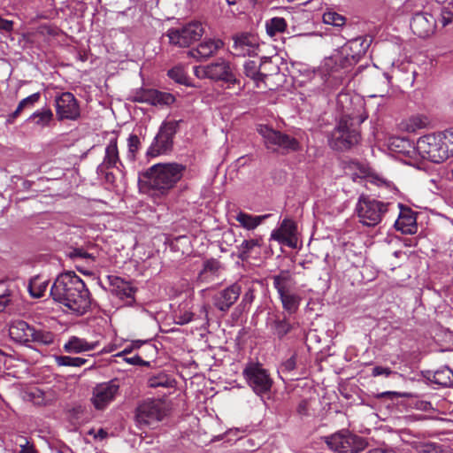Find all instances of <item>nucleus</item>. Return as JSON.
I'll list each match as a JSON object with an SVG mask.
<instances>
[{"label": "nucleus", "instance_id": "54", "mask_svg": "<svg viewBox=\"0 0 453 453\" xmlns=\"http://www.w3.org/2000/svg\"><path fill=\"white\" fill-rule=\"evenodd\" d=\"M296 367L294 357H290L282 364V369L285 371H292Z\"/></svg>", "mask_w": 453, "mask_h": 453}, {"label": "nucleus", "instance_id": "27", "mask_svg": "<svg viewBox=\"0 0 453 453\" xmlns=\"http://www.w3.org/2000/svg\"><path fill=\"white\" fill-rule=\"evenodd\" d=\"M98 344V342H88L84 338L72 335L65 342L63 349L67 353L81 354L96 349Z\"/></svg>", "mask_w": 453, "mask_h": 453}, {"label": "nucleus", "instance_id": "56", "mask_svg": "<svg viewBox=\"0 0 453 453\" xmlns=\"http://www.w3.org/2000/svg\"><path fill=\"white\" fill-rule=\"evenodd\" d=\"M366 453H396L395 449L388 448H377L368 450Z\"/></svg>", "mask_w": 453, "mask_h": 453}, {"label": "nucleus", "instance_id": "34", "mask_svg": "<svg viewBox=\"0 0 453 453\" xmlns=\"http://www.w3.org/2000/svg\"><path fill=\"white\" fill-rule=\"evenodd\" d=\"M283 309L288 313H295L300 305L301 298L298 295L291 292L282 294L279 296Z\"/></svg>", "mask_w": 453, "mask_h": 453}, {"label": "nucleus", "instance_id": "12", "mask_svg": "<svg viewBox=\"0 0 453 453\" xmlns=\"http://www.w3.org/2000/svg\"><path fill=\"white\" fill-rule=\"evenodd\" d=\"M203 33L204 30L200 22H191L180 29H169L166 35L172 44L188 47L194 42L198 41Z\"/></svg>", "mask_w": 453, "mask_h": 453}, {"label": "nucleus", "instance_id": "48", "mask_svg": "<svg viewBox=\"0 0 453 453\" xmlns=\"http://www.w3.org/2000/svg\"><path fill=\"white\" fill-rule=\"evenodd\" d=\"M168 75L171 79L176 82L184 84L186 83L187 77L181 67H174L168 72Z\"/></svg>", "mask_w": 453, "mask_h": 453}, {"label": "nucleus", "instance_id": "2", "mask_svg": "<svg viewBox=\"0 0 453 453\" xmlns=\"http://www.w3.org/2000/svg\"><path fill=\"white\" fill-rule=\"evenodd\" d=\"M185 166L177 163L156 164L144 174L150 188L165 194L181 179Z\"/></svg>", "mask_w": 453, "mask_h": 453}, {"label": "nucleus", "instance_id": "42", "mask_svg": "<svg viewBox=\"0 0 453 453\" xmlns=\"http://www.w3.org/2000/svg\"><path fill=\"white\" fill-rule=\"evenodd\" d=\"M260 242L261 239L244 240L239 247L242 256L248 255L254 248L259 247L261 245Z\"/></svg>", "mask_w": 453, "mask_h": 453}, {"label": "nucleus", "instance_id": "62", "mask_svg": "<svg viewBox=\"0 0 453 453\" xmlns=\"http://www.w3.org/2000/svg\"><path fill=\"white\" fill-rule=\"evenodd\" d=\"M23 110L18 105L17 109L11 114V118L16 119Z\"/></svg>", "mask_w": 453, "mask_h": 453}, {"label": "nucleus", "instance_id": "14", "mask_svg": "<svg viewBox=\"0 0 453 453\" xmlns=\"http://www.w3.org/2000/svg\"><path fill=\"white\" fill-rule=\"evenodd\" d=\"M56 114L60 120H76L80 117V107L74 96L65 92L55 99Z\"/></svg>", "mask_w": 453, "mask_h": 453}, {"label": "nucleus", "instance_id": "41", "mask_svg": "<svg viewBox=\"0 0 453 453\" xmlns=\"http://www.w3.org/2000/svg\"><path fill=\"white\" fill-rule=\"evenodd\" d=\"M323 22L334 27H343L345 25L346 19L334 11H328L323 14Z\"/></svg>", "mask_w": 453, "mask_h": 453}, {"label": "nucleus", "instance_id": "22", "mask_svg": "<svg viewBox=\"0 0 453 453\" xmlns=\"http://www.w3.org/2000/svg\"><path fill=\"white\" fill-rule=\"evenodd\" d=\"M386 145L393 153L401 154L410 159L417 160L416 146H414L408 139L391 136L388 139Z\"/></svg>", "mask_w": 453, "mask_h": 453}, {"label": "nucleus", "instance_id": "25", "mask_svg": "<svg viewBox=\"0 0 453 453\" xmlns=\"http://www.w3.org/2000/svg\"><path fill=\"white\" fill-rule=\"evenodd\" d=\"M108 279L110 281L111 291L113 295L120 299H129V303L134 302L135 290L130 282L117 276H109Z\"/></svg>", "mask_w": 453, "mask_h": 453}, {"label": "nucleus", "instance_id": "31", "mask_svg": "<svg viewBox=\"0 0 453 453\" xmlns=\"http://www.w3.org/2000/svg\"><path fill=\"white\" fill-rule=\"evenodd\" d=\"M273 280V287L279 296L291 292V288L295 285V280L288 271H281L279 274L274 275Z\"/></svg>", "mask_w": 453, "mask_h": 453}, {"label": "nucleus", "instance_id": "60", "mask_svg": "<svg viewBox=\"0 0 453 453\" xmlns=\"http://www.w3.org/2000/svg\"><path fill=\"white\" fill-rule=\"evenodd\" d=\"M107 433L104 429H99L95 434L94 437L96 439L103 440L106 437Z\"/></svg>", "mask_w": 453, "mask_h": 453}, {"label": "nucleus", "instance_id": "63", "mask_svg": "<svg viewBox=\"0 0 453 453\" xmlns=\"http://www.w3.org/2000/svg\"><path fill=\"white\" fill-rule=\"evenodd\" d=\"M113 350H114V347L113 346H108V347H104L101 350V353H110V352H112Z\"/></svg>", "mask_w": 453, "mask_h": 453}, {"label": "nucleus", "instance_id": "21", "mask_svg": "<svg viewBox=\"0 0 453 453\" xmlns=\"http://www.w3.org/2000/svg\"><path fill=\"white\" fill-rule=\"evenodd\" d=\"M223 46L220 39H204L196 49L188 51V55L199 61L206 60L212 57Z\"/></svg>", "mask_w": 453, "mask_h": 453}, {"label": "nucleus", "instance_id": "17", "mask_svg": "<svg viewBox=\"0 0 453 453\" xmlns=\"http://www.w3.org/2000/svg\"><path fill=\"white\" fill-rule=\"evenodd\" d=\"M134 101L147 103L154 106H168L174 103L173 95L156 89H142L134 96Z\"/></svg>", "mask_w": 453, "mask_h": 453}, {"label": "nucleus", "instance_id": "49", "mask_svg": "<svg viewBox=\"0 0 453 453\" xmlns=\"http://www.w3.org/2000/svg\"><path fill=\"white\" fill-rule=\"evenodd\" d=\"M281 232H284L286 235L291 240V237L295 234L296 226L291 220L285 219L280 226Z\"/></svg>", "mask_w": 453, "mask_h": 453}, {"label": "nucleus", "instance_id": "45", "mask_svg": "<svg viewBox=\"0 0 453 453\" xmlns=\"http://www.w3.org/2000/svg\"><path fill=\"white\" fill-rule=\"evenodd\" d=\"M194 314L189 311H175L174 319L178 325H185L192 321Z\"/></svg>", "mask_w": 453, "mask_h": 453}, {"label": "nucleus", "instance_id": "6", "mask_svg": "<svg viewBox=\"0 0 453 453\" xmlns=\"http://www.w3.org/2000/svg\"><path fill=\"white\" fill-rule=\"evenodd\" d=\"M354 117L344 115L331 133L329 145L337 150H345L357 144L359 141V133L353 127Z\"/></svg>", "mask_w": 453, "mask_h": 453}, {"label": "nucleus", "instance_id": "26", "mask_svg": "<svg viewBox=\"0 0 453 453\" xmlns=\"http://www.w3.org/2000/svg\"><path fill=\"white\" fill-rule=\"evenodd\" d=\"M118 165H121V163L119 157L117 138H111L105 148L104 157L97 167V173L103 174L106 169L118 167Z\"/></svg>", "mask_w": 453, "mask_h": 453}, {"label": "nucleus", "instance_id": "58", "mask_svg": "<svg viewBox=\"0 0 453 453\" xmlns=\"http://www.w3.org/2000/svg\"><path fill=\"white\" fill-rule=\"evenodd\" d=\"M254 299V295H253V292L251 290H249L248 292H246L242 297V302L244 303H250Z\"/></svg>", "mask_w": 453, "mask_h": 453}, {"label": "nucleus", "instance_id": "43", "mask_svg": "<svg viewBox=\"0 0 453 453\" xmlns=\"http://www.w3.org/2000/svg\"><path fill=\"white\" fill-rule=\"evenodd\" d=\"M291 328L292 326L286 318L281 320L275 321L274 331L279 337H283L286 335L291 330Z\"/></svg>", "mask_w": 453, "mask_h": 453}, {"label": "nucleus", "instance_id": "1", "mask_svg": "<svg viewBox=\"0 0 453 453\" xmlns=\"http://www.w3.org/2000/svg\"><path fill=\"white\" fill-rule=\"evenodd\" d=\"M55 302L66 308V311L77 316L83 315L90 307L88 289L83 280L73 272L59 274L50 288Z\"/></svg>", "mask_w": 453, "mask_h": 453}, {"label": "nucleus", "instance_id": "50", "mask_svg": "<svg viewBox=\"0 0 453 453\" xmlns=\"http://www.w3.org/2000/svg\"><path fill=\"white\" fill-rule=\"evenodd\" d=\"M440 16V22L443 27L450 24L453 20V12L448 8L442 9Z\"/></svg>", "mask_w": 453, "mask_h": 453}, {"label": "nucleus", "instance_id": "3", "mask_svg": "<svg viewBox=\"0 0 453 453\" xmlns=\"http://www.w3.org/2000/svg\"><path fill=\"white\" fill-rule=\"evenodd\" d=\"M194 73L199 79H211L213 81H222L227 83V88H230L232 85L238 86V91L235 95H241L244 86L241 84L240 81L236 79L233 68L229 62L223 58L207 65H198L194 67Z\"/></svg>", "mask_w": 453, "mask_h": 453}, {"label": "nucleus", "instance_id": "15", "mask_svg": "<svg viewBox=\"0 0 453 453\" xmlns=\"http://www.w3.org/2000/svg\"><path fill=\"white\" fill-rule=\"evenodd\" d=\"M119 385L116 380H110L96 385L93 389L92 403L97 410L104 409L111 403L119 392Z\"/></svg>", "mask_w": 453, "mask_h": 453}, {"label": "nucleus", "instance_id": "61", "mask_svg": "<svg viewBox=\"0 0 453 453\" xmlns=\"http://www.w3.org/2000/svg\"><path fill=\"white\" fill-rule=\"evenodd\" d=\"M126 361L132 365H137L142 361V359L140 357L134 356L133 357L127 358Z\"/></svg>", "mask_w": 453, "mask_h": 453}, {"label": "nucleus", "instance_id": "4", "mask_svg": "<svg viewBox=\"0 0 453 453\" xmlns=\"http://www.w3.org/2000/svg\"><path fill=\"white\" fill-rule=\"evenodd\" d=\"M388 210V203L361 195L356 204L355 211L358 221L367 226H375L382 220Z\"/></svg>", "mask_w": 453, "mask_h": 453}, {"label": "nucleus", "instance_id": "5", "mask_svg": "<svg viewBox=\"0 0 453 453\" xmlns=\"http://www.w3.org/2000/svg\"><path fill=\"white\" fill-rule=\"evenodd\" d=\"M181 120H165L159 127L158 132L147 150L149 157H156L169 154L173 148V138L179 130Z\"/></svg>", "mask_w": 453, "mask_h": 453}, {"label": "nucleus", "instance_id": "35", "mask_svg": "<svg viewBox=\"0 0 453 453\" xmlns=\"http://www.w3.org/2000/svg\"><path fill=\"white\" fill-rule=\"evenodd\" d=\"M174 382V380L165 373H158L150 377L148 380V385L150 388H173Z\"/></svg>", "mask_w": 453, "mask_h": 453}, {"label": "nucleus", "instance_id": "37", "mask_svg": "<svg viewBox=\"0 0 453 453\" xmlns=\"http://www.w3.org/2000/svg\"><path fill=\"white\" fill-rule=\"evenodd\" d=\"M287 27L286 20L280 17L273 18L265 22L266 32L270 36L284 32Z\"/></svg>", "mask_w": 453, "mask_h": 453}, {"label": "nucleus", "instance_id": "13", "mask_svg": "<svg viewBox=\"0 0 453 453\" xmlns=\"http://www.w3.org/2000/svg\"><path fill=\"white\" fill-rule=\"evenodd\" d=\"M249 385L257 395L266 393L272 387V380L267 372L259 365L250 364L243 370Z\"/></svg>", "mask_w": 453, "mask_h": 453}, {"label": "nucleus", "instance_id": "38", "mask_svg": "<svg viewBox=\"0 0 453 453\" xmlns=\"http://www.w3.org/2000/svg\"><path fill=\"white\" fill-rule=\"evenodd\" d=\"M53 113L50 109H42L41 111H35L30 117L29 120L34 121L37 126L46 127L51 121Z\"/></svg>", "mask_w": 453, "mask_h": 453}, {"label": "nucleus", "instance_id": "8", "mask_svg": "<svg viewBox=\"0 0 453 453\" xmlns=\"http://www.w3.org/2000/svg\"><path fill=\"white\" fill-rule=\"evenodd\" d=\"M9 334L14 342L24 344L35 342L50 345L54 341V336L50 332L36 330L23 320L13 321L10 325Z\"/></svg>", "mask_w": 453, "mask_h": 453}, {"label": "nucleus", "instance_id": "28", "mask_svg": "<svg viewBox=\"0 0 453 453\" xmlns=\"http://www.w3.org/2000/svg\"><path fill=\"white\" fill-rule=\"evenodd\" d=\"M398 206L401 211L395 222V228L403 234H413L417 228L416 217L410 209L403 208L402 204Z\"/></svg>", "mask_w": 453, "mask_h": 453}, {"label": "nucleus", "instance_id": "33", "mask_svg": "<svg viewBox=\"0 0 453 453\" xmlns=\"http://www.w3.org/2000/svg\"><path fill=\"white\" fill-rule=\"evenodd\" d=\"M48 288V280L42 276H35L30 280L28 291L33 297H42Z\"/></svg>", "mask_w": 453, "mask_h": 453}, {"label": "nucleus", "instance_id": "64", "mask_svg": "<svg viewBox=\"0 0 453 453\" xmlns=\"http://www.w3.org/2000/svg\"><path fill=\"white\" fill-rule=\"evenodd\" d=\"M304 410H305V403H300V405L298 407V412L301 414H304Z\"/></svg>", "mask_w": 453, "mask_h": 453}, {"label": "nucleus", "instance_id": "44", "mask_svg": "<svg viewBox=\"0 0 453 453\" xmlns=\"http://www.w3.org/2000/svg\"><path fill=\"white\" fill-rule=\"evenodd\" d=\"M442 136L443 143L448 148V156H453V127L445 130L441 133Z\"/></svg>", "mask_w": 453, "mask_h": 453}, {"label": "nucleus", "instance_id": "47", "mask_svg": "<svg viewBox=\"0 0 453 453\" xmlns=\"http://www.w3.org/2000/svg\"><path fill=\"white\" fill-rule=\"evenodd\" d=\"M40 97L41 94L39 92L34 93L28 96L27 97L22 99L18 105L22 110L26 108H32L39 101Z\"/></svg>", "mask_w": 453, "mask_h": 453}, {"label": "nucleus", "instance_id": "39", "mask_svg": "<svg viewBox=\"0 0 453 453\" xmlns=\"http://www.w3.org/2000/svg\"><path fill=\"white\" fill-rule=\"evenodd\" d=\"M55 361L59 366L72 367H81L88 362L86 358L70 356H56Z\"/></svg>", "mask_w": 453, "mask_h": 453}, {"label": "nucleus", "instance_id": "10", "mask_svg": "<svg viewBox=\"0 0 453 453\" xmlns=\"http://www.w3.org/2000/svg\"><path fill=\"white\" fill-rule=\"evenodd\" d=\"M326 441L335 453H357L365 446L364 439L345 430L327 437Z\"/></svg>", "mask_w": 453, "mask_h": 453}, {"label": "nucleus", "instance_id": "9", "mask_svg": "<svg viewBox=\"0 0 453 453\" xmlns=\"http://www.w3.org/2000/svg\"><path fill=\"white\" fill-rule=\"evenodd\" d=\"M165 403L159 399L146 400L136 411V421L140 426H152L163 420L166 416Z\"/></svg>", "mask_w": 453, "mask_h": 453}, {"label": "nucleus", "instance_id": "23", "mask_svg": "<svg viewBox=\"0 0 453 453\" xmlns=\"http://www.w3.org/2000/svg\"><path fill=\"white\" fill-rule=\"evenodd\" d=\"M240 294L241 287L237 284H233L214 296V305L219 311H226L236 302Z\"/></svg>", "mask_w": 453, "mask_h": 453}, {"label": "nucleus", "instance_id": "19", "mask_svg": "<svg viewBox=\"0 0 453 453\" xmlns=\"http://www.w3.org/2000/svg\"><path fill=\"white\" fill-rule=\"evenodd\" d=\"M371 41L366 37H357L349 41L342 47V53L346 55L349 65L356 64L365 54Z\"/></svg>", "mask_w": 453, "mask_h": 453}, {"label": "nucleus", "instance_id": "46", "mask_svg": "<svg viewBox=\"0 0 453 453\" xmlns=\"http://www.w3.org/2000/svg\"><path fill=\"white\" fill-rule=\"evenodd\" d=\"M271 239L277 241L279 243L287 244L289 247H293L291 240L286 235L284 232H281L280 228L275 229L271 234Z\"/></svg>", "mask_w": 453, "mask_h": 453}, {"label": "nucleus", "instance_id": "24", "mask_svg": "<svg viewBox=\"0 0 453 453\" xmlns=\"http://www.w3.org/2000/svg\"><path fill=\"white\" fill-rule=\"evenodd\" d=\"M267 62V58L265 61L262 59L258 60H246L243 64L244 73L247 77L250 78L257 88H265V78L266 74L264 73L261 69L264 63Z\"/></svg>", "mask_w": 453, "mask_h": 453}, {"label": "nucleus", "instance_id": "55", "mask_svg": "<svg viewBox=\"0 0 453 453\" xmlns=\"http://www.w3.org/2000/svg\"><path fill=\"white\" fill-rule=\"evenodd\" d=\"M20 448L19 453H35L34 447L27 440L24 444H20Z\"/></svg>", "mask_w": 453, "mask_h": 453}, {"label": "nucleus", "instance_id": "7", "mask_svg": "<svg viewBox=\"0 0 453 453\" xmlns=\"http://www.w3.org/2000/svg\"><path fill=\"white\" fill-rule=\"evenodd\" d=\"M441 133L424 135L417 141V158L418 157L434 163H441L447 158L448 148L443 143Z\"/></svg>", "mask_w": 453, "mask_h": 453}, {"label": "nucleus", "instance_id": "36", "mask_svg": "<svg viewBox=\"0 0 453 453\" xmlns=\"http://www.w3.org/2000/svg\"><path fill=\"white\" fill-rule=\"evenodd\" d=\"M434 381L443 387H449L453 384V372L449 367L437 370L434 374Z\"/></svg>", "mask_w": 453, "mask_h": 453}, {"label": "nucleus", "instance_id": "57", "mask_svg": "<svg viewBox=\"0 0 453 453\" xmlns=\"http://www.w3.org/2000/svg\"><path fill=\"white\" fill-rule=\"evenodd\" d=\"M9 303L10 298L7 295H0V312L4 310Z\"/></svg>", "mask_w": 453, "mask_h": 453}, {"label": "nucleus", "instance_id": "53", "mask_svg": "<svg viewBox=\"0 0 453 453\" xmlns=\"http://www.w3.org/2000/svg\"><path fill=\"white\" fill-rule=\"evenodd\" d=\"M73 257L94 260V257L91 254H89L84 250H74Z\"/></svg>", "mask_w": 453, "mask_h": 453}, {"label": "nucleus", "instance_id": "51", "mask_svg": "<svg viewBox=\"0 0 453 453\" xmlns=\"http://www.w3.org/2000/svg\"><path fill=\"white\" fill-rule=\"evenodd\" d=\"M391 373H392V371L390 368L383 367V366H375L372 372V375L374 377L380 376V375L388 377Z\"/></svg>", "mask_w": 453, "mask_h": 453}, {"label": "nucleus", "instance_id": "52", "mask_svg": "<svg viewBox=\"0 0 453 453\" xmlns=\"http://www.w3.org/2000/svg\"><path fill=\"white\" fill-rule=\"evenodd\" d=\"M13 29V21L0 17V31L11 32Z\"/></svg>", "mask_w": 453, "mask_h": 453}, {"label": "nucleus", "instance_id": "40", "mask_svg": "<svg viewBox=\"0 0 453 453\" xmlns=\"http://www.w3.org/2000/svg\"><path fill=\"white\" fill-rule=\"evenodd\" d=\"M141 140L136 134H131L128 136L127 158L130 162H134L135 160L136 155L141 148Z\"/></svg>", "mask_w": 453, "mask_h": 453}, {"label": "nucleus", "instance_id": "30", "mask_svg": "<svg viewBox=\"0 0 453 453\" xmlns=\"http://www.w3.org/2000/svg\"><path fill=\"white\" fill-rule=\"evenodd\" d=\"M269 217L268 214L265 215H252L245 211H238L234 216L235 220L240 224L242 227L246 230H254L260 226L265 219Z\"/></svg>", "mask_w": 453, "mask_h": 453}, {"label": "nucleus", "instance_id": "20", "mask_svg": "<svg viewBox=\"0 0 453 453\" xmlns=\"http://www.w3.org/2000/svg\"><path fill=\"white\" fill-rule=\"evenodd\" d=\"M233 49L237 56H253L257 53L258 39L250 34H242L234 38Z\"/></svg>", "mask_w": 453, "mask_h": 453}, {"label": "nucleus", "instance_id": "32", "mask_svg": "<svg viewBox=\"0 0 453 453\" xmlns=\"http://www.w3.org/2000/svg\"><path fill=\"white\" fill-rule=\"evenodd\" d=\"M427 124L428 119L426 116L417 114L403 120L400 124V127L406 132L413 133L419 129L425 128Z\"/></svg>", "mask_w": 453, "mask_h": 453}, {"label": "nucleus", "instance_id": "59", "mask_svg": "<svg viewBox=\"0 0 453 453\" xmlns=\"http://www.w3.org/2000/svg\"><path fill=\"white\" fill-rule=\"evenodd\" d=\"M218 267V263L217 262H207L204 265V271L207 272V271H210V272H213L214 270H216Z\"/></svg>", "mask_w": 453, "mask_h": 453}, {"label": "nucleus", "instance_id": "18", "mask_svg": "<svg viewBox=\"0 0 453 453\" xmlns=\"http://www.w3.org/2000/svg\"><path fill=\"white\" fill-rule=\"evenodd\" d=\"M436 20L433 15L427 12H417L411 21L412 32L419 37H428L435 29Z\"/></svg>", "mask_w": 453, "mask_h": 453}, {"label": "nucleus", "instance_id": "11", "mask_svg": "<svg viewBox=\"0 0 453 453\" xmlns=\"http://www.w3.org/2000/svg\"><path fill=\"white\" fill-rule=\"evenodd\" d=\"M257 131L263 136L265 144L269 150H284L287 151L299 150V142L295 138L275 131L267 126H259Z\"/></svg>", "mask_w": 453, "mask_h": 453}, {"label": "nucleus", "instance_id": "16", "mask_svg": "<svg viewBox=\"0 0 453 453\" xmlns=\"http://www.w3.org/2000/svg\"><path fill=\"white\" fill-rule=\"evenodd\" d=\"M349 169L353 170V173L350 174L355 181L365 180L366 182L377 185L378 187H385L388 190L395 189L394 185L390 181L372 173L365 165L353 162L349 165Z\"/></svg>", "mask_w": 453, "mask_h": 453}, {"label": "nucleus", "instance_id": "29", "mask_svg": "<svg viewBox=\"0 0 453 453\" xmlns=\"http://www.w3.org/2000/svg\"><path fill=\"white\" fill-rule=\"evenodd\" d=\"M24 398L35 405H47L54 401L55 395L51 390L43 391L39 388L34 387L25 392Z\"/></svg>", "mask_w": 453, "mask_h": 453}]
</instances>
